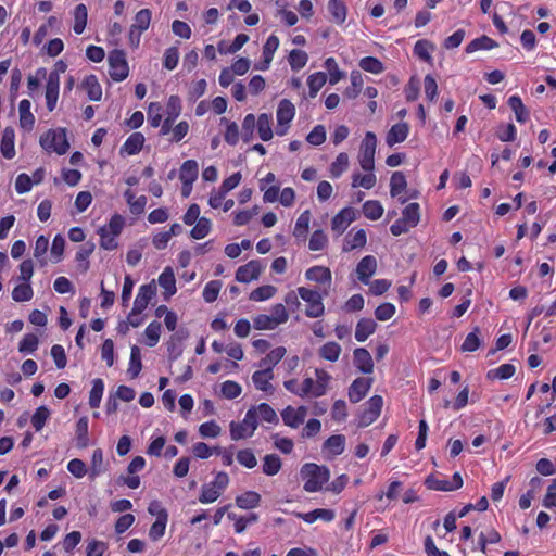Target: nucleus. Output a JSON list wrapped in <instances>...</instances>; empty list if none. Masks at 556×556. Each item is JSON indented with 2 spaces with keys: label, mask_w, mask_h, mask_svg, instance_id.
Wrapping results in <instances>:
<instances>
[{
  "label": "nucleus",
  "mask_w": 556,
  "mask_h": 556,
  "mask_svg": "<svg viewBox=\"0 0 556 556\" xmlns=\"http://www.w3.org/2000/svg\"><path fill=\"white\" fill-rule=\"evenodd\" d=\"M409 131V126L406 123H399L391 127V129L387 134V144L389 147H393L396 143L403 142Z\"/></svg>",
  "instance_id": "18"
},
{
  "label": "nucleus",
  "mask_w": 556,
  "mask_h": 556,
  "mask_svg": "<svg viewBox=\"0 0 556 556\" xmlns=\"http://www.w3.org/2000/svg\"><path fill=\"white\" fill-rule=\"evenodd\" d=\"M40 146L49 152L53 151L59 155L65 154L70 149L66 129L56 128L48 130L40 137Z\"/></svg>",
  "instance_id": "2"
},
{
  "label": "nucleus",
  "mask_w": 556,
  "mask_h": 556,
  "mask_svg": "<svg viewBox=\"0 0 556 556\" xmlns=\"http://www.w3.org/2000/svg\"><path fill=\"white\" fill-rule=\"evenodd\" d=\"M261 495L255 491H247L236 497V504L239 508L251 509L260 505Z\"/></svg>",
  "instance_id": "27"
},
{
  "label": "nucleus",
  "mask_w": 556,
  "mask_h": 556,
  "mask_svg": "<svg viewBox=\"0 0 556 556\" xmlns=\"http://www.w3.org/2000/svg\"><path fill=\"white\" fill-rule=\"evenodd\" d=\"M253 327L257 330H274L278 326L269 315L260 314L253 318Z\"/></svg>",
  "instance_id": "62"
},
{
  "label": "nucleus",
  "mask_w": 556,
  "mask_h": 556,
  "mask_svg": "<svg viewBox=\"0 0 556 556\" xmlns=\"http://www.w3.org/2000/svg\"><path fill=\"white\" fill-rule=\"evenodd\" d=\"M110 76L115 81H122L128 76V64L122 50H114L109 55Z\"/></svg>",
  "instance_id": "7"
},
{
  "label": "nucleus",
  "mask_w": 556,
  "mask_h": 556,
  "mask_svg": "<svg viewBox=\"0 0 556 556\" xmlns=\"http://www.w3.org/2000/svg\"><path fill=\"white\" fill-rule=\"evenodd\" d=\"M345 446V437L342 434L331 435L324 443V447L327 448L332 456H337L343 453Z\"/></svg>",
  "instance_id": "37"
},
{
  "label": "nucleus",
  "mask_w": 556,
  "mask_h": 556,
  "mask_svg": "<svg viewBox=\"0 0 556 556\" xmlns=\"http://www.w3.org/2000/svg\"><path fill=\"white\" fill-rule=\"evenodd\" d=\"M162 325L157 321H153L148 325L144 330V334L147 337V344L149 346H154L159 340L161 334Z\"/></svg>",
  "instance_id": "63"
},
{
  "label": "nucleus",
  "mask_w": 556,
  "mask_h": 556,
  "mask_svg": "<svg viewBox=\"0 0 556 556\" xmlns=\"http://www.w3.org/2000/svg\"><path fill=\"white\" fill-rule=\"evenodd\" d=\"M255 124L260 138L263 141H269L273 138L271 116L269 114L262 113Z\"/></svg>",
  "instance_id": "28"
},
{
  "label": "nucleus",
  "mask_w": 556,
  "mask_h": 556,
  "mask_svg": "<svg viewBox=\"0 0 556 556\" xmlns=\"http://www.w3.org/2000/svg\"><path fill=\"white\" fill-rule=\"evenodd\" d=\"M76 440L78 447H86L89 444L88 438V418L86 416L80 417L76 424Z\"/></svg>",
  "instance_id": "36"
},
{
  "label": "nucleus",
  "mask_w": 556,
  "mask_h": 556,
  "mask_svg": "<svg viewBox=\"0 0 556 556\" xmlns=\"http://www.w3.org/2000/svg\"><path fill=\"white\" fill-rule=\"evenodd\" d=\"M156 293V287L153 283L142 285L134 302L132 315H140L148 306L149 302Z\"/></svg>",
  "instance_id": "10"
},
{
  "label": "nucleus",
  "mask_w": 556,
  "mask_h": 556,
  "mask_svg": "<svg viewBox=\"0 0 556 556\" xmlns=\"http://www.w3.org/2000/svg\"><path fill=\"white\" fill-rule=\"evenodd\" d=\"M60 89V77L56 73H50L46 85L47 109L51 112L55 109Z\"/></svg>",
  "instance_id": "13"
},
{
  "label": "nucleus",
  "mask_w": 556,
  "mask_h": 556,
  "mask_svg": "<svg viewBox=\"0 0 556 556\" xmlns=\"http://www.w3.org/2000/svg\"><path fill=\"white\" fill-rule=\"evenodd\" d=\"M222 288V282L219 280H212L207 282L203 290V299L207 303H213L216 301L219 291Z\"/></svg>",
  "instance_id": "56"
},
{
  "label": "nucleus",
  "mask_w": 556,
  "mask_h": 556,
  "mask_svg": "<svg viewBox=\"0 0 556 556\" xmlns=\"http://www.w3.org/2000/svg\"><path fill=\"white\" fill-rule=\"evenodd\" d=\"M104 391V383L102 379L97 378L92 381V388L89 394V405L91 408H98Z\"/></svg>",
  "instance_id": "42"
},
{
  "label": "nucleus",
  "mask_w": 556,
  "mask_h": 556,
  "mask_svg": "<svg viewBox=\"0 0 556 556\" xmlns=\"http://www.w3.org/2000/svg\"><path fill=\"white\" fill-rule=\"evenodd\" d=\"M250 409H255L254 417L255 419H261L263 421L269 422V424H278L279 418L276 414V412L266 403H262L256 406H252Z\"/></svg>",
  "instance_id": "26"
},
{
  "label": "nucleus",
  "mask_w": 556,
  "mask_h": 556,
  "mask_svg": "<svg viewBox=\"0 0 556 556\" xmlns=\"http://www.w3.org/2000/svg\"><path fill=\"white\" fill-rule=\"evenodd\" d=\"M298 294L303 301L308 303L305 311L307 317L316 318L324 314L325 306L323 304V295L318 291L300 287L298 288Z\"/></svg>",
  "instance_id": "5"
},
{
  "label": "nucleus",
  "mask_w": 556,
  "mask_h": 556,
  "mask_svg": "<svg viewBox=\"0 0 556 556\" xmlns=\"http://www.w3.org/2000/svg\"><path fill=\"white\" fill-rule=\"evenodd\" d=\"M349 167V156L346 153L341 152L337 156L336 161L330 166V173L332 177H339Z\"/></svg>",
  "instance_id": "55"
},
{
  "label": "nucleus",
  "mask_w": 556,
  "mask_h": 556,
  "mask_svg": "<svg viewBox=\"0 0 556 556\" xmlns=\"http://www.w3.org/2000/svg\"><path fill=\"white\" fill-rule=\"evenodd\" d=\"M377 269V260L372 255L363 257L356 267V274L358 279L363 283H368L369 278L375 274Z\"/></svg>",
  "instance_id": "15"
},
{
  "label": "nucleus",
  "mask_w": 556,
  "mask_h": 556,
  "mask_svg": "<svg viewBox=\"0 0 556 556\" xmlns=\"http://www.w3.org/2000/svg\"><path fill=\"white\" fill-rule=\"evenodd\" d=\"M300 475L305 481L303 488L306 492L319 491L330 478L327 467L318 466L314 463L303 465Z\"/></svg>",
  "instance_id": "1"
},
{
  "label": "nucleus",
  "mask_w": 556,
  "mask_h": 556,
  "mask_svg": "<svg viewBox=\"0 0 556 556\" xmlns=\"http://www.w3.org/2000/svg\"><path fill=\"white\" fill-rule=\"evenodd\" d=\"M311 222V212L304 211L296 219L293 235L298 238H305Z\"/></svg>",
  "instance_id": "48"
},
{
  "label": "nucleus",
  "mask_w": 556,
  "mask_h": 556,
  "mask_svg": "<svg viewBox=\"0 0 556 556\" xmlns=\"http://www.w3.org/2000/svg\"><path fill=\"white\" fill-rule=\"evenodd\" d=\"M181 112V101L178 96H170L166 104V117L161 126V135H167Z\"/></svg>",
  "instance_id": "9"
},
{
  "label": "nucleus",
  "mask_w": 556,
  "mask_h": 556,
  "mask_svg": "<svg viewBox=\"0 0 556 556\" xmlns=\"http://www.w3.org/2000/svg\"><path fill=\"white\" fill-rule=\"evenodd\" d=\"M516 371V368L511 364H503L500 367L495 369H491L488 371L486 377L490 380L494 379H508L510 378Z\"/></svg>",
  "instance_id": "49"
},
{
  "label": "nucleus",
  "mask_w": 556,
  "mask_h": 556,
  "mask_svg": "<svg viewBox=\"0 0 556 556\" xmlns=\"http://www.w3.org/2000/svg\"><path fill=\"white\" fill-rule=\"evenodd\" d=\"M377 178L376 175L371 172L365 175L354 174L352 187H363L365 189H371L376 185Z\"/></svg>",
  "instance_id": "53"
},
{
  "label": "nucleus",
  "mask_w": 556,
  "mask_h": 556,
  "mask_svg": "<svg viewBox=\"0 0 556 556\" xmlns=\"http://www.w3.org/2000/svg\"><path fill=\"white\" fill-rule=\"evenodd\" d=\"M376 147V135L371 131L366 132L358 155L359 165L366 172H372L375 168Z\"/></svg>",
  "instance_id": "4"
},
{
  "label": "nucleus",
  "mask_w": 556,
  "mask_h": 556,
  "mask_svg": "<svg viewBox=\"0 0 556 556\" xmlns=\"http://www.w3.org/2000/svg\"><path fill=\"white\" fill-rule=\"evenodd\" d=\"M12 298L16 302L29 301L33 298V289L28 283L16 286L12 291Z\"/></svg>",
  "instance_id": "64"
},
{
  "label": "nucleus",
  "mask_w": 556,
  "mask_h": 556,
  "mask_svg": "<svg viewBox=\"0 0 556 556\" xmlns=\"http://www.w3.org/2000/svg\"><path fill=\"white\" fill-rule=\"evenodd\" d=\"M151 11L149 9H142L137 12L135 16V23L132 24V28L137 29L139 33H142L149 28L151 22Z\"/></svg>",
  "instance_id": "52"
},
{
  "label": "nucleus",
  "mask_w": 556,
  "mask_h": 556,
  "mask_svg": "<svg viewBox=\"0 0 556 556\" xmlns=\"http://www.w3.org/2000/svg\"><path fill=\"white\" fill-rule=\"evenodd\" d=\"M402 219L408 223V227H415L419 223L420 213L418 203H409L402 213Z\"/></svg>",
  "instance_id": "45"
},
{
  "label": "nucleus",
  "mask_w": 556,
  "mask_h": 556,
  "mask_svg": "<svg viewBox=\"0 0 556 556\" xmlns=\"http://www.w3.org/2000/svg\"><path fill=\"white\" fill-rule=\"evenodd\" d=\"M371 387V379L357 378L353 381L349 389V399L352 403L362 401Z\"/></svg>",
  "instance_id": "14"
},
{
  "label": "nucleus",
  "mask_w": 556,
  "mask_h": 556,
  "mask_svg": "<svg viewBox=\"0 0 556 556\" xmlns=\"http://www.w3.org/2000/svg\"><path fill=\"white\" fill-rule=\"evenodd\" d=\"M355 213L353 208L345 207L340 211L331 222L332 230L338 232L339 235L343 233L348 226L354 220Z\"/></svg>",
  "instance_id": "16"
},
{
  "label": "nucleus",
  "mask_w": 556,
  "mask_h": 556,
  "mask_svg": "<svg viewBox=\"0 0 556 556\" xmlns=\"http://www.w3.org/2000/svg\"><path fill=\"white\" fill-rule=\"evenodd\" d=\"M354 365L363 374H371L374 371V362L370 353L365 348L354 350Z\"/></svg>",
  "instance_id": "17"
},
{
  "label": "nucleus",
  "mask_w": 556,
  "mask_h": 556,
  "mask_svg": "<svg viewBox=\"0 0 556 556\" xmlns=\"http://www.w3.org/2000/svg\"><path fill=\"white\" fill-rule=\"evenodd\" d=\"M255 409H248L241 422L231 421L229 425L230 438L233 441L251 438L257 429L258 421L254 417Z\"/></svg>",
  "instance_id": "3"
},
{
  "label": "nucleus",
  "mask_w": 556,
  "mask_h": 556,
  "mask_svg": "<svg viewBox=\"0 0 556 556\" xmlns=\"http://www.w3.org/2000/svg\"><path fill=\"white\" fill-rule=\"evenodd\" d=\"M142 369V363H141V353L140 349L137 345L131 346L130 351V359H129V367L127 372L129 374L130 378H136L140 374Z\"/></svg>",
  "instance_id": "38"
},
{
  "label": "nucleus",
  "mask_w": 556,
  "mask_h": 556,
  "mask_svg": "<svg viewBox=\"0 0 556 556\" xmlns=\"http://www.w3.org/2000/svg\"><path fill=\"white\" fill-rule=\"evenodd\" d=\"M88 11L87 7L83 3L76 5L74 10V26L73 29L77 35H80L87 25Z\"/></svg>",
  "instance_id": "31"
},
{
  "label": "nucleus",
  "mask_w": 556,
  "mask_h": 556,
  "mask_svg": "<svg viewBox=\"0 0 556 556\" xmlns=\"http://www.w3.org/2000/svg\"><path fill=\"white\" fill-rule=\"evenodd\" d=\"M497 46L498 45L493 39L483 35V36L470 41L466 47V52L472 53L478 50H490V49L496 48Z\"/></svg>",
  "instance_id": "32"
},
{
  "label": "nucleus",
  "mask_w": 556,
  "mask_h": 556,
  "mask_svg": "<svg viewBox=\"0 0 556 556\" xmlns=\"http://www.w3.org/2000/svg\"><path fill=\"white\" fill-rule=\"evenodd\" d=\"M49 417L50 410L46 406H40L36 409L31 417V425L36 431H40L43 428Z\"/></svg>",
  "instance_id": "59"
},
{
  "label": "nucleus",
  "mask_w": 556,
  "mask_h": 556,
  "mask_svg": "<svg viewBox=\"0 0 556 556\" xmlns=\"http://www.w3.org/2000/svg\"><path fill=\"white\" fill-rule=\"evenodd\" d=\"M363 213L368 219L377 220L382 216L383 207L380 202L369 200L363 204Z\"/></svg>",
  "instance_id": "46"
},
{
  "label": "nucleus",
  "mask_w": 556,
  "mask_h": 556,
  "mask_svg": "<svg viewBox=\"0 0 556 556\" xmlns=\"http://www.w3.org/2000/svg\"><path fill=\"white\" fill-rule=\"evenodd\" d=\"M435 47L432 42L426 39L418 40L414 46V53L422 61L430 62L432 60L430 52L434 51Z\"/></svg>",
  "instance_id": "39"
},
{
  "label": "nucleus",
  "mask_w": 556,
  "mask_h": 556,
  "mask_svg": "<svg viewBox=\"0 0 556 556\" xmlns=\"http://www.w3.org/2000/svg\"><path fill=\"white\" fill-rule=\"evenodd\" d=\"M359 67L372 74H380L383 72L382 63L374 56H365L359 61Z\"/></svg>",
  "instance_id": "54"
},
{
  "label": "nucleus",
  "mask_w": 556,
  "mask_h": 556,
  "mask_svg": "<svg viewBox=\"0 0 556 556\" xmlns=\"http://www.w3.org/2000/svg\"><path fill=\"white\" fill-rule=\"evenodd\" d=\"M288 60L293 71H300L306 65L308 55L305 51L294 49L290 52Z\"/></svg>",
  "instance_id": "50"
},
{
  "label": "nucleus",
  "mask_w": 556,
  "mask_h": 556,
  "mask_svg": "<svg viewBox=\"0 0 556 556\" xmlns=\"http://www.w3.org/2000/svg\"><path fill=\"white\" fill-rule=\"evenodd\" d=\"M237 460L240 465L249 469H252L257 465V459L253 451L250 448L240 450L237 453Z\"/></svg>",
  "instance_id": "60"
},
{
  "label": "nucleus",
  "mask_w": 556,
  "mask_h": 556,
  "mask_svg": "<svg viewBox=\"0 0 556 556\" xmlns=\"http://www.w3.org/2000/svg\"><path fill=\"white\" fill-rule=\"evenodd\" d=\"M211 230V222L205 217L199 218L195 226L191 230V237L193 239H203L208 235Z\"/></svg>",
  "instance_id": "61"
},
{
  "label": "nucleus",
  "mask_w": 556,
  "mask_h": 556,
  "mask_svg": "<svg viewBox=\"0 0 556 556\" xmlns=\"http://www.w3.org/2000/svg\"><path fill=\"white\" fill-rule=\"evenodd\" d=\"M39 344L38 337L34 333H27L21 340L18 344V351L21 353H33L37 350Z\"/></svg>",
  "instance_id": "58"
},
{
  "label": "nucleus",
  "mask_w": 556,
  "mask_h": 556,
  "mask_svg": "<svg viewBox=\"0 0 556 556\" xmlns=\"http://www.w3.org/2000/svg\"><path fill=\"white\" fill-rule=\"evenodd\" d=\"M316 396L326 394L331 376L324 369H316Z\"/></svg>",
  "instance_id": "51"
},
{
  "label": "nucleus",
  "mask_w": 556,
  "mask_h": 556,
  "mask_svg": "<svg viewBox=\"0 0 556 556\" xmlns=\"http://www.w3.org/2000/svg\"><path fill=\"white\" fill-rule=\"evenodd\" d=\"M382 405L383 400L380 395L371 396L365 403V409L358 417L357 426L359 428H365L376 421L381 414Z\"/></svg>",
  "instance_id": "6"
},
{
  "label": "nucleus",
  "mask_w": 556,
  "mask_h": 556,
  "mask_svg": "<svg viewBox=\"0 0 556 556\" xmlns=\"http://www.w3.org/2000/svg\"><path fill=\"white\" fill-rule=\"evenodd\" d=\"M286 354V349L283 346H278L274 350H271L261 362L260 367L262 370H268L269 374L271 372V368L277 365L281 358Z\"/></svg>",
  "instance_id": "23"
},
{
  "label": "nucleus",
  "mask_w": 556,
  "mask_h": 556,
  "mask_svg": "<svg viewBox=\"0 0 556 556\" xmlns=\"http://www.w3.org/2000/svg\"><path fill=\"white\" fill-rule=\"evenodd\" d=\"M1 153L2 155L11 160L15 155V149H14V131L12 128L7 127L3 130L2 139H1Z\"/></svg>",
  "instance_id": "25"
},
{
  "label": "nucleus",
  "mask_w": 556,
  "mask_h": 556,
  "mask_svg": "<svg viewBox=\"0 0 556 556\" xmlns=\"http://www.w3.org/2000/svg\"><path fill=\"white\" fill-rule=\"evenodd\" d=\"M263 472L267 476H275L281 469V459L277 454H269L264 457Z\"/></svg>",
  "instance_id": "41"
},
{
  "label": "nucleus",
  "mask_w": 556,
  "mask_h": 556,
  "mask_svg": "<svg viewBox=\"0 0 556 556\" xmlns=\"http://www.w3.org/2000/svg\"><path fill=\"white\" fill-rule=\"evenodd\" d=\"M377 324L371 318H362L358 320L355 329V339L364 342L370 334L376 331Z\"/></svg>",
  "instance_id": "20"
},
{
  "label": "nucleus",
  "mask_w": 556,
  "mask_h": 556,
  "mask_svg": "<svg viewBox=\"0 0 556 556\" xmlns=\"http://www.w3.org/2000/svg\"><path fill=\"white\" fill-rule=\"evenodd\" d=\"M305 277L307 280L315 281L324 286V294L327 295L332 280L331 271L328 267L313 266L305 271Z\"/></svg>",
  "instance_id": "12"
},
{
  "label": "nucleus",
  "mask_w": 556,
  "mask_h": 556,
  "mask_svg": "<svg viewBox=\"0 0 556 556\" xmlns=\"http://www.w3.org/2000/svg\"><path fill=\"white\" fill-rule=\"evenodd\" d=\"M363 87V77L362 74L358 71H353L351 73V86L348 87L344 91V97L349 99H355Z\"/></svg>",
  "instance_id": "40"
},
{
  "label": "nucleus",
  "mask_w": 556,
  "mask_h": 556,
  "mask_svg": "<svg viewBox=\"0 0 556 556\" xmlns=\"http://www.w3.org/2000/svg\"><path fill=\"white\" fill-rule=\"evenodd\" d=\"M160 286L165 290V298H169L176 293V279L174 271L170 267H166L159 277Z\"/></svg>",
  "instance_id": "22"
},
{
  "label": "nucleus",
  "mask_w": 556,
  "mask_h": 556,
  "mask_svg": "<svg viewBox=\"0 0 556 556\" xmlns=\"http://www.w3.org/2000/svg\"><path fill=\"white\" fill-rule=\"evenodd\" d=\"M276 288L269 285L258 287L254 289L250 294V300L260 302L265 301L274 296Z\"/></svg>",
  "instance_id": "57"
},
{
  "label": "nucleus",
  "mask_w": 556,
  "mask_h": 556,
  "mask_svg": "<svg viewBox=\"0 0 556 556\" xmlns=\"http://www.w3.org/2000/svg\"><path fill=\"white\" fill-rule=\"evenodd\" d=\"M328 11L332 16V21L342 24L346 18V7L340 0H329Z\"/></svg>",
  "instance_id": "35"
},
{
  "label": "nucleus",
  "mask_w": 556,
  "mask_h": 556,
  "mask_svg": "<svg viewBox=\"0 0 556 556\" xmlns=\"http://www.w3.org/2000/svg\"><path fill=\"white\" fill-rule=\"evenodd\" d=\"M199 166L194 160H188L180 167L179 178L181 181L193 182L198 178Z\"/></svg>",
  "instance_id": "30"
},
{
  "label": "nucleus",
  "mask_w": 556,
  "mask_h": 556,
  "mask_svg": "<svg viewBox=\"0 0 556 556\" xmlns=\"http://www.w3.org/2000/svg\"><path fill=\"white\" fill-rule=\"evenodd\" d=\"M222 493V491H219L212 482H210L202 486L199 501L202 504L213 503L220 496Z\"/></svg>",
  "instance_id": "47"
},
{
  "label": "nucleus",
  "mask_w": 556,
  "mask_h": 556,
  "mask_svg": "<svg viewBox=\"0 0 556 556\" xmlns=\"http://www.w3.org/2000/svg\"><path fill=\"white\" fill-rule=\"evenodd\" d=\"M327 81V75L323 72L312 74L307 79L309 88V97L315 98L317 92L324 87Z\"/></svg>",
  "instance_id": "44"
},
{
  "label": "nucleus",
  "mask_w": 556,
  "mask_h": 556,
  "mask_svg": "<svg viewBox=\"0 0 556 556\" xmlns=\"http://www.w3.org/2000/svg\"><path fill=\"white\" fill-rule=\"evenodd\" d=\"M167 522V513L166 510H162L159 513V517L156 518L155 522L151 526L149 530V538L152 541L160 540L164 533Z\"/></svg>",
  "instance_id": "29"
},
{
  "label": "nucleus",
  "mask_w": 556,
  "mask_h": 556,
  "mask_svg": "<svg viewBox=\"0 0 556 556\" xmlns=\"http://www.w3.org/2000/svg\"><path fill=\"white\" fill-rule=\"evenodd\" d=\"M294 115L295 108L292 102L287 99L281 100L277 109L278 126L276 132L278 136H285L287 134L289 124L293 119Z\"/></svg>",
  "instance_id": "8"
},
{
  "label": "nucleus",
  "mask_w": 556,
  "mask_h": 556,
  "mask_svg": "<svg viewBox=\"0 0 556 556\" xmlns=\"http://www.w3.org/2000/svg\"><path fill=\"white\" fill-rule=\"evenodd\" d=\"M144 136L141 132L131 134L123 147L121 148V154L126 153L128 155L137 154L143 147Z\"/></svg>",
  "instance_id": "19"
},
{
  "label": "nucleus",
  "mask_w": 556,
  "mask_h": 556,
  "mask_svg": "<svg viewBox=\"0 0 556 556\" xmlns=\"http://www.w3.org/2000/svg\"><path fill=\"white\" fill-rule=\"evenodd\" d=\"M407 187L406 177L402 172H394L390 180V194L399 197Z\"/></svg>",
  "instance_id": "34"
},
{
  "label": "nucleus",
  "mask_w": 556,
  "mask_h": 556,
  "mask_svg": "<svg viewBox=\"0 0 556 556\" xmlns=\"http://www.w3.org/2000/svg\"><path fill=\"white\" fill-rule=\"evenodd\" d=\"M264 266L260 261L253 260L240 266L236 271V279L239 282L248 283L258 278Z\"/></svg>",
  "instance_id": "11"
},
{
  "label": "nucleus",
  "mask_w": 556,
  "mask_h": 556,
  "mask_svg": "<svg viewBox=\"0 0 556 556\" xmlns=\"http://www.w3.org/2000/svg\"><path fill=\"white\" fill-rule=\"evenodd\" d=\"M20 125L26 130H31L35 124V117L30 112V101L22 100L18 105Z\"/></svg>",
  "instance_id": "24"
},
{
  "label": "nucleus",
  "mask_w": 556,
  "mask_h": 556,
  "mask_svg": "<svg viewBox=\"0 0 556 556\" xmlns=\"http://www.w3.org/2000/svg\"><path fill=\"white\" fill-rule=\"evenodd\" d=\"M341 346L337 342H327L325 343L318 351V354L321 358L329 361V362H336L338 361L340 354H341Z\"/></svg>",
  "instance_id": "33"
},
{
  "label": "nucleus",
  "mask_w": 556,
  "mask_h": 556,
  "mask_svg": "<svg viewBox=\"0 0 556 556\" xmlns=\"http://www.w3.org/2000/svg\"><path fill=\"white\" fill-rule=\"evenodd\" d=\"M81 87L87 91L88 98L91 101H100L102 97V88L96 75H88L85 77Z\"/></svg>",
  "instance_id": "21"
},
{
  "label": "nucleus",
  "mask_w": 556,
  "mask_h": 556,
  "mask_svg": "<svg viewBox=\"0 0 556 556\" xmlns=\"http://www.w3.org/2000/svg\"><path fill=\"white\" fill-rule=\"evenodd\" d=\"M273 379V374H269L268 370H257L253 374L252 380L255 387L262 391H268L273 389L270 380Z\"/></svg>",
  "instance_id": "43"
}]
</instances>
